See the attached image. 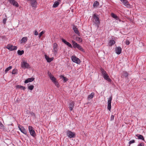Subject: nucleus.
I'll list each match as a JSON object with an SVG mask.
<instances>
[{
  "instance_id": "f257e3e1",
  "label": "nucleus",
  "mask_w": 146,
  "mask_h": 146,
  "mask_svg": "<svg viewBox=\"0 0 146 146\" xmlns=\"http://www.w3.org/2000/svg\"><path fill=\"white\" fill-rule=\"evenodd\" d=\"M93 21L94 23L98 27L99 25L100 24V21L99 18L98 17V15L94 14L93 17Z\"/></svg>"
},
{
  "instance_id": "f03ea898",
  "label": "nucleus",
  "mask_w": 146,
  "mask_h": 146,
  "mask_svg": "<svg viewBox=\"0 0 146 146\" xmlns=\"http://www.w3.org/2000/svg\"><path fill=\"white\" fill-rule=\"evenodd\" d=\"M21 66L23 68H31L29 63L25 60L21 62Z\"/></svg>"
},
{
  "instance_id": "7ed1b4c3",
  "label": "nucleus",
  "mask_w": 146,
  "mask_h": 146,
  "mask_svg": "<svg viewBox=\"0 0 146 146\" xmlns=\"http://www.w3.org/2000/svg\"><path fill=\"white\" fill-rule=\"evenodd\" d=\"M66 135L70 138H74L76 136L74 132L69 130L67 131Z\"/></svg>"
},
{
  "instance_id": "20e7f679",
  "label": "nucleus",
  "mask_w": 146,
  "mask_h": 146,
  "mask_svg": "<svg viewBox=\"0 0 146 146\" xmlns=\"http://www.w3.org/2000/svg\"><path fill=\"white\" fill-rule=\"evenodd\" d=\"M29 130L31 135L33 137H35L36 136L35 131L33 127L31 126H29Z\"/></svg>"
},
{
  "instance_id": "39448f33",
  "label": "nucleus",
  "mask_w": 146,
  "mask_h": 146,
  "mask_svg": "<svg viewBox=\"0 0 146 146\" xmlns=\"http://www.w3.org/2000/svg\"><path fill=\"white\" fill-rule=\"evenodd\" d=\"M6 48L12 51L17 50V47L16 46H13L12 44H9L7 46Z\"/></svg>"
},
{
  "instance_id": "423d86ee",
  "label": "nucleus",
  "mask_w": 146,
  "mask_h": 146,
  "mask_svg": "<svg viewBox=\"0 0 146 146\" xmlns=\"http://www.w3.org/2000/svg\"><path fill=\"white\" fill-rule=\"evenodd\" d=\"M112 96H110L109 98V100H108V106H107V108L108 110L110 111L111 110V102L112 101Z\"/></svg>"
},
{
  "instance_id": "0eeeda50",
  "label": "nucleus",
  "mask_w": 146,
  "mask_h": 146,
  "mask_svg": "<svg viewBox=\"0 0 146 146\" xmlns=\"http://www.w3.org/2000/svg\"><path fill=\"white\" fill-rule=\"evenodd\" d=\"M71 59L73 62L76 63L77 64H79L80 62V59L75 56H72Z\"/></svg>"
},
{
  "instance_id": "6e6552de",
  "label": "nucleus",
  "mask_w": 146,
  "mask_h": 146,
  "mask_svg": "<svg viewBox=\"0 0 146 146\" xmlns=\"http://www.w3.org/2000/svg\"><path fill=\"white\" fill-rule=\"evenodd\" d=\"M9 3L13 6L16 7H18L19 5L17 2L15 0H8Z\"/></svg>"
},
{
  "instance_id": "1a4fd4ad",
  "label": "nucleus",
  "mask_w": 146,
  "mask_h": 146,
  "mask_svg": "<svg viewBox=\"0 0 146 146\" xmlns=\"http://www.w3.org/2000/svg\"><path fill=\"white\" fill-rule=\"evenodd\" d=\"M18 128L21 132L26 135L27 134V132L24 127L22 125H19Z\"/></svg>"
},
{
  "instance_id": "9d476101",
  "label": "nucleus",
  "mask_w": 146,
  "mask_h": 146,
  "mask_svg": "<svg viewBox=\"0 0 146 146\" xmlns=\"http://www.w3.org/2000/svg\"><path fill=\"white\" fill-rule=\"evenodd\" d=\"M123 5L127 8H129L130 5L127 0H120Z\"/></svg>"
},
{
  "instance_id": "9b49d317",
  "label": "nucleus",
  "mask_w": 146,
  "mask_h": 146,
  "mask_svg": "<svg viewBox=\"0 0 146 146\" xmlns=\"http://www.w3.org/2000/svg\"><path fill=\"white\" fill-rule=\"evenodd\" d=\"M53 52L55 55H56L57 53V47L58 45L56 43H54L53 44Z\"/></svg>"
},
{
  "instance_id": "f8f14e48",
  "label": "nucleus",
  "mask_w": 146,
  "mask_h": 146,
  "mask_svg": "<svg viewBox=\"0 0 146 146\" xmlns=\"http://www.w3.org/2000/svg\"><path fill=\"white\" fill-rule=\"evenodd\" d=\"M74 104V101H71L70 102L68 105V108L69 109L70 111H71L73 110Z\"/></svg>"
},
{
  "instance_id": "ddd939ff",
  "label": "nucleus",
  "mask_w": 146,
  "mask_h": 146,
  "mask_svg": "<svg viewBox=\"0 0 146 146\" xmlns=\"http://www.w3.org/2000/svg\"><path fill=\"white\" fill-rule=\"evenodd\" d=\"M31 1V6L34 8H36L37 5V2L36 0H34Z\"/></svg>"
},
{
  "instance_id": "4468645a",
  "label": "nucleus",
  "mask_w": 146,
  "mask_h": 146,
  "mask_svg": "<svg viewBox=\"0 0 146 146\" xmlns=\"http://www.w3.org/2000/svg\"><path fill=\"white\" fill-rule=\"evenodd\" d=\"M121 47L119 46L116 47L115 48V52L118 54H120L121 52Z\"/></svg>"
},
{
  "instance_id": "2eb2a0df",
  "label": "nucleus",
  "mask_w": 146,
  "mask_h": 146,
  "mask_svg": "<svg viewBox=\"0 0 146 146\" xmlns=\"http://www.w3.org/2000/svg\"><path fill=\"white\" fill-rule=\"evenodd\" d=\"M62 42H63L65 44H66L67 46H68L69 47L72 48V45L69 42H67L64 39L62 38Z\"/></svg>"
},
{
  "instance_id": "dca6fc26",
  "label": "nucleus",
  "mask_w": 146,
  "mask_h": 146,
  "mask_svg": "<svg viewBox=\"0 0 146 146\" xmlns=\"http://www.w3.org/2000/svg\"><path fill=\"white\" fill-rule=\"evenodd\" d=\"M45 58L46 59V60H47V62H50L51 61L53 60V58H50L48 56L46 55H44Z\"/></svg>"
},
{
  "instance_id": "f3484780",
  "label": "nucleus",
  "mask_w": 146,
  "mask_h": 146,
  "mask_svg": "<svg viewBox=\"0 0 146 146\" xmlns=\"http://www.w3.org/2000/svg\"><path fill=\"white\" fill-rule=\"evenodd\" d=\"M34 79L35 78L33 77L28 78L25 81L24 83L25 84H27L29 82H31L33 81Z\"/></svg>"
},
{
  "instance_id": "a211bd4d",
  "label": "nucleus",
  "mask_w": 146,
  "mask_h": 146,
  "mask_svg": "<svg viewBox=\"0 0 146 146\" xmlns=\"http://www.w3.org/2000/svg\"><path fill=\"white\" fill-rule=\"evenodd\" d=\"M73 29L74 33L76 34H77L79 36L80 33L78 31V28H76V27L74 25L73 26Z\"/></svg>"
},
{
  "instance_id": "6ab92c4d",
  "label": "nucleus",
  "mask_w": 146,
  "mask_h": 146,
  "mask_svg": "<svg viewBox=\"0 0 146 146\" xmlns=\"http://www.w3.org/2000/svg\"><path fill=\"white\" fill-rule=\"evenodd\" d=\"M103 76L104 79L108 82H111V80L109 78V76L107 74L105 75H104Z\"/></svg>"
},
{
  "instance_id": "aec40b11",
  "label": "nucleus",
  "mask_w": 146,
  "mask_h": 146,
  "mask_svg": "<svg viewBox=\"0 0 146 146\" xmlns=\"http://www.w3.org/2000/svg\"><path fill=\"white\" fill-rule=\"evenodd\" d=\"M111 16L114 19L116 20H119L120 21H121L119 19V17L117 16L115 14L113 13H111Z\"/></svg>"
},
{
  "instance_id": "412c9836",
  "label": "nucleus",
  "mask_w": 146,
  "mask_h": 146,
  "mask_svg": "<svg viewBox=\"0 0 146 146\" xmlns=\"http://www.w3.org/2000/svg\"><path fill=\"white\" fill-rule=\"evenodd\" d=\"M115 42L114 40H111L109 41L108 43V45L109 46H111L115 44Z\"/></svg>"
},
{
  "instance_id": "4be33fe9",
  "label": "nucleus",
  "mask_w": 146,
  "mask_h": 146,
  "mask_svg": "<svg viewBox=\"0 0 146 146\" xmlns=\"http://www.w3.org/2000/svg\"><path fill=\"white\" fill-rule=\"evenodd\" d=\"M72 45L73 47L74 48H77L78 46L79 45V44H78L77 43H76L75 41L73 40L72 41Z\"/></svg>"
},
{
  "instance_id": "5701e85b",
  "label": "nucleus",
  "mask_w": 146,
  "mask_h": 146,
  "mask_svg": "<svg viewBox=\"0 0 146 146\" xmlns=\"http://www.w3.org/2000/svg\"><path fill=\"white\" fill-rule=\"evenodd\" d=\"M135 136L138 137V139H141L144 141V138L143 135H141L136 134L135 135Z\"/></svg>"
},
{
  "instance_id": "b1692460",
  "label": "nucleus",
  "mask_w": 146,
  "mask_h": 146,
  "mask_svg": "<svg viewBox=\"0 0 146 146\" xmlns=\"http://www.w3.org/2000/svg\"><path fill=\"white\" fill-rule=\"evenodd\" d=\"M94 92H92L90 95H89L88 96V100H90V99H92L94 97Z\"/></svg>"
},
{
  "instance_id": "393cba45",
  "label": "nucleus",
  "mask_w": 146,
  "mask_h": 146,
  "mask_svg": "<svg viewBox=\"0 0 146 146\" xmlns=\"http://www.w3.org/2000/svg\"><path fill=\"white\" fill-rule=\"evenodd\" d=\"M60 77L61 79H62L63 80V81L64 82H66L68 80V78L65 77L63 75H61Z\"/></svg>"
},
{
  "instance_id": "a878e982",
  "label": "nucleus",
  "mask_w": 146,
  "mask_h": 146,
  "mask_svg": "<svg viewBox=\"0 0 146 146\" xmlns=\"http://www.w3.org/2000/svg\"><path fill=\"white\" fill-rule=\"evenodd\" d=\"M17 88L22 89L24 90L26 89V88L25 86H23L20 85H18L16 86Z\"/></svg>"
},
{
  "instance_id": "bb28decb",
  "label": "nucleus",
  "mask_w": 146,
  "mask_h": 146,
  "mask_svg": "<svg viewBox=\"0 0 146 146\" xmlns=\"http://www.w3.org/2000/svg\"><path fill=\"white\" fill-rule=\"evenodd\" d=\"M27 37H23L21 39V41L22 42H21V43L23 42H25L27 41Z\"/></svg>"
},
{
  "instance_id": "cd10ccee",
  "label": "nucleus",
  "mask_w": 146,
  "mask_h": 146,
  "mask_svg": "<svg viewBox=\"0 0 146 146\" xmlns=\"http://www.w3.org/2000/svg\"><path fill=\"white\" fill-rule=\"evenodd\" d=\"M24 51L23 50H19L17 51L18 54L19 55H21L24 53Z\"/></svg>"
},
{
  "instance_id": "c85d7f7f",
  "label": "nucleus",
  "mask_w": 146,
  "mask_h": 146,
  "mask_svg": "<svg viewBox=\"0 0 146 146\" xmlns=\"http://www.w3.org/2000/svg\"><path fill=\"white\" fill-rule=\"evenodd\" d=\"M59 4V3L58 1L55 2L53 5V7L54 8L57 7Z\"/></svg>"
},
{
  "instance_id": "c756f323",
  "label": "nucleus",
  "mask_w": 146,
  "mask_h": 146,
  "mask_svg": "<svg viewBox=\"0 0 146 146\" xmlns=\"http://www.w3.org/2000/svg\"><path fill=\"white\" fill-rule=\"evenodd\" d=\"M99 5V3L97 1H95L93 4V6L94 7H95L98 6Z\"/></svg>"
},
{
  "instance_id": "7c9ffc66",
  "label": "nucleus",
  "mask_w": 146,
  "mask_h": 146,
  "mask_svg": "<svg viewBox=\"0 0 146 146\" xmlns=\"http://www.w3.org/2000/svg\"><path fill=\"white\" fill-rule=\"evenodd\" d=\"M100 70L101 72V73L103 75V76L104 75H105L107 74L106 72L104 70V69L102 68L100 69Z\"/></svg>"
},
{
  "instance_id": "2f4dec72",
  "label": "nucleus",
  "mask_w": 146,
  "mask_h": 146,
  "mask_svg": "<svg viewBox=\"0 0 146 146\" xmlns=\"http://www.w3.org/2000/svg\"><path fill=\"white\" fill-rule=\"evenodd\" d=\"M12 68V66H10L8 67L5 70V73H7V72L11 70Z\"/></svg>"
},
{
  "instance_id": "473e14b6",
  "label": "nucleus",
  "mask_w": 146,
  "mask_h": 146,
  "mask_svg": "<svg viewBox=\"0 0 146 146\" xmlns=\"http://www.w3.org/2000/svg\"><path fill=\"white\" fill-rule=\"evenodd\" d=\"M129 74L126 72L124 71L123 72V76L125 78L127 77L128 76Z\"/></svg>"
},
{
  "instance_id": "72a5a7b5",
  "label": "nucleus",
  "mask_w": 146,
  "mask_h": 146,
  "mask_svg": "<svg viewBox=\"0 0 146 146\" xmlns=\"http://www.w3.org/2000/svg\"><path fill=\"white\" fill-rule=\"evenodd\" d=\"M79 50L82 51V52H84V49L82 48L80 46L79 44L78 46V47L77 48Z\"/></svg>"
},
{
  "instance_id": "f704fd0d",
  "label": "nucleus",
  "mask_w": 146,
  "mask_h": 146,
  "mask_svg": "<svg viewBox=\"0 0 146 146\" xmlns=\"http://www.w3.org/2000/svg\"><path fill=\"white\" fill-rule=\"evenodd\" d=\"M50 79H51L53 82L56 81V78L54 76H52V77H50Z\"/></svg>"
},
{
  "instance_id": "c9c22d12",
  "label": "nucleus",
  "mask_w": 146,
  "mask_h": 146,
  "mask_svg": "<svg viewBox=\"0 0 146 146\" xmlns=\"http://www.w3.org/2000/svg\"><path fill=\"white\" fill-rule=\"evenodd\" d=\"M17 70L16 69H14L13 70V71L12 72V73L13 74H17Z\"/></svg>"
},
{
  "instance_id": "e433bc0d",
  "label": "nucleus",
  "mask_w": 146,
  "mask_h": 146,
  "mask_svg": "<svg viewBox=\"0 0 146 146\" xmlns=\"http://www.w3.org/2000/svg\"><path fill=\"white\" fill-rule=\"evenodd\" d=\"M34 88V86L33 85H30L29 86H28V89L30 90H33Z\"/></svg>"
},
{
  "instance_id": "4c0bfd02",
  "label": "nucleus",
  "mask_w": 146,
  "mask_h": 146,
  "mask_svg": "<svg viewBox=\"0 0 146 146\" xmlns=\"http://www.w3.org/2000/svg\"><path fill=\"white\" fill-rule=\"evenodd\" d=\"M54 84L57 87V88L59 87V85L57 81H55L54 82H53Z\"/></svg>"
},
{
  "instance_id": "58836bf2",
  "label": "nucleus",
  "mask_w": 146,
  "mask_h": 146,
  "mask_svg": "<svg viewBox=\"0 0 146 146\" xmlns=\"http://www.w3.org/2000/svg\"><path fill=\"white\" fill-rule=\"evenodd\" d=\"M30 113L31 115L32 116H33V118H36L35 115L34 113H33V112H30Z\"/></svg>"
},
{
  "instance_id": "ea45409f",
  "label": "nucleus",
  "mask_w": 146,
  "mask_h": 146,
  "mask_svg": "<svg viewBox=\"0 0 146 146\" xmlns=\"http://www.w3.org/2000/svg\"><path fill=\"white\" fill-rule=\"evenodd\" d=\"M0 128L1 129H4V126L1 122H0Z\"/></svg>"
},
{
  "instance_id": "a19ab883",
  "label": "nucleus",
  "mask_w": 146,
  "mask_h": 146,
  "mask_svg": "<svg viewBox=\"0 0 146 146\" xmlns=\"http://www.w3.org/2000/svg\"><path fill=\"white\" fill-rule=\"evenodd\" d=\"M129 37H127L125 41V44L126 45H128L129 44V40L128 39Z\"/></svg>"
},
{
  "instance_id": "79ce46f5",
  "label": "nucleus",
  "mask_w": 146,
  "mask_h": 146,
  "mask_svg": "<svg viewBox=\"0 0 146 146\" xmlns=\"http://www.w3.org/2000/svg\"><path fill=\"white\" fill-rule=\"evenodd\" d=\"M135 142V141L134 140H133L129 141V145H130L132 143H133Z\"/></svg>"
},
{
  "instance_id": "37998d69",
  "label": "nucleus",
  "mask_w": 146,
  "mask_h": 146,
  "mask_svg": "<svg viewBox=\"0 0 146 146\" xmlns=\"http://www.w3.org/2000/svg\"><path fill=\"white\" fill-rule=\"evenodd\" d=\"M48 75L49 76V77L50 78V77H52V76H53L51 74V73L50 72H48Z\"/></svg>"
},
{
  "instance_id": "c03bdc74",
  "label": "nucleus",
  "mask_w": 146,
  "mask_h": 146,
  "mask_svg": "<svg viewBox=\"0 0 146 146\" xmlns=\"http://www.w3.org/2000/svg\"><path fill=\"white\" fill-rule=\"evenodd\" d=\"M7 18L4 19L3 20V23L5 24L6 23V21H7Z\"/></svg>"
},
{
  "instance_id": "a18cd8bd",
  "label": "nucleus",
  "mask_w": 146,
  "mask_h": 146,
  "mask_svg": "<svg viewBox=\"0 0 146 146\" xmlns=\"http://www.w3.org/2000/svg\"><path fill=\"white\" fill-rule=\"evenodd\" d=\"M77 38L78 39V40L80 42H82V38L80 37H78Z\"/></svg>"
},
{
  "instance_id": "49530a36",
  "label": "nucleus",
  "mask_w": 146,
  "mask_h": 146,
  "mask_svg": "<svg viewBox=\"0 0 146 146\" xmlns=\"http://www.w3.org/2000/svg\"><path fill=\"white\" fill-rule=\"evenodd\" d=\"M114 115H112L111 117V120H113L114 119Z\"/></svg>"
},
{
  "instance_id": "de8ad7c7",
  "label": "nucleus",
  "mask_w": 146,
  "mask_h": 146,
  "mask_svg": "<svg viewBox=\"0 0 146 146\" xmlns=\"http://www.w3.org/2000/svg\"><path fill=\"white\" fill-rule=\"evenodd\" d=\"M44 32H45V31H42L39 34H40V35H41V36L44 33Z\"/></svg>"
},
{
  "instance_id": "09e8293b",
  "label": "nucleus",
  "mask_w": 146,
  "mask_h": 146,
  "mask_svg": "<svg viewBox=\"0 0 146 146\" xmlns=\"http://www.w3.org/2000/svg\"><path fill=\"white\" fill-rule=\"evenodd\" d=\"M38 33L37 31H35V35H38Z\"/></svg>"
},
{
  "instance_id": "8fccbe9b",
  "label": "nucleus",
  "mask_w": 146,
  "mask_h": 146,
  "mask_svg": "<svg viewBox=\"0 0 146 146\" xmlns=\"http://www.w3.org/2000/svg\"><path fill=\"white\" fill-rule=\"evenodd\" d=\"M138 146H144L143 145H142L141 143L139 144Z\"/></svg>"
},
{
  "instance_id": "3c124183",
  "label": "nucleus",
  "mask_w": 146,
  "mask_h": 146,
  "mask_svg": "<svg viewBox=\"0 0 146 146\" xmlns=\"http://www.w3.org/2000/svg\"><path fill=\"white\" fill-rule=\"evenodd\" d=\"M41 35H40V34H39V38H40V37H41Z\"/></svg>"
},
{
  "instance_id": "603ef678",
  "label": "nucleus",
  "mask_w": 146,
  "mask_h": 146,
  "mask_svg": "<svg viewBox=\"0 0 146 146\" xmlns=\"http://www.w3.org/2000/svg\"><path fill=\"white\" fill-rule=\"evenodd\" d=\"M145 1H146V0H145Z\"/></svg>"
}]
</instances>
